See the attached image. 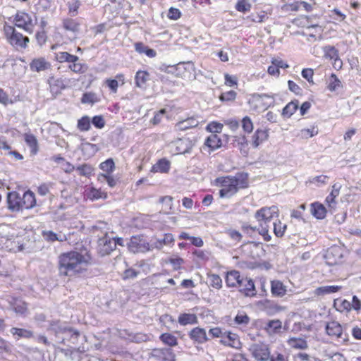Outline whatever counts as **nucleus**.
<instances>
[{
  "label": "nucleus",
  "mask_w": 361,
  "mask_h": 361,
  "mask_svg": "<svg viewBox=\"0 0 361 361\" xmlns=\"http://www.w3.org/2000/svg\"><path fill=\"white\" fill-rule=\"evenodd\" d=\"M235 9L239 12L245 13L251 9V4L247 0H239L235 6Z\"/></svg>",
  "instance_id": "nucleus-50"
},
{
  "label": "nucleus",
  "mask_w": 361,
  "mask_h": 361,
  "mask_svg": "<svg viewBox=\"0 0 361 361\" xmlns=\"http://www.w3.org/2000/svg\"><path fill=\"white\" fill-rule=\"evenodd\" d=\"M288 345L294 349L305 350L308 348L307 342L302 338H290L287 341Z\"/></svg>",
  "instance_id": "nucleus-28"
},
{
  "label": "nucleus",
  "mask_w": 361,
  "mask_h": 361,
  "mask_svg": "<svg viewBox=\"0 0 361 361\" xmlns=\"http://www.w3.org/2000/svg\"><path fill=\"white\" fill-rule=\"evenodd\" d=\"M51 329L55 332L56 336L60 334H66L70 335L71 338L73 340V343L78 339L79 336V332L78 331L61 326L58 322L51 324Z\"/></svg>",
  "instance_id": "nucleus-17"
},
{
  "label": "nucleus",
  "mask_w": 361,
  "mask_h": 361,
  "mask_svg": "<svg viewBox=\"0 0 361 361\" xmlns=\"http://www.w3.org/2000/svg\"><path fill=\"white\" fill-rule=\"evenodd\" d=\"M99 168L105 174H110L115 170V164L112 158H109L99 164Z\"/></svg>",
  "instance_id": "nucleus-42"
},
{
  "label": "nucleus",
  "mask_w": 361,
  "mask_h": 361,
  "mask_svg": "<svg viewBox=\"0 0 361 361\" xmlns=\"http://www.w3.org/2000/svg\"><path fill=\"white\" fill-rule=\"evenodd\" d=\"M282 329V322L279 319L269 320L264 326V330L269 335L279 334Z\"/></svg>",
  "instance_id": "nucleus-23"
},
{
  "label": "nucleus",
  "mask_w": 361,
  "mask_h": 361,
  "mask_svg": "<svg viewBox=\"0 0 361 361\" xmlns=\"http://www.w3.org/2000/svg\"><path fill=\"white\" fill-rule=\"evenodd\" d=\"M10 331L16 339L20 338H30L33 336V332L25 329L13 327Z\"/></svg>",
  "instance_id": "nucleus-37"
},
{
  "label": "nucleus",
  "mask_w": 361,
  "mask_h": 361,
  "mask_svg": "<svg viewBox=\"0 0 361 361\" xmlns=\"http://www.w3.org/2000/svg\"><path fill=\"white\" fill-rule=\"evenodd\" d=\"M115 250V242L107 235L99 238L98 240L97 252L101 256L109 255Z\"/></svg>",
  "instance_id": "nucleus-12"
},
{
  "label": "nucleus",
  "mask_w": 361,
  "mask_h": 361,
  "mask_svg": "<svg viewBox=\"0 0 361 361\" xmlns=\"http://www.w3.org/2000/svg\"><path fill=\"white\" fill-rule=\"evenodd\" d=\"M341 289L340 286H324L317 288L316 291L318 295H326L336 293Z\"/></svg>",
  "instance_id": "nucleus-43"
},
{
  "label": "nucleus",
  "mask_w": 361,
  "mask_h": 361,
  "mask_svg": "<svg viewBox=\"0 0 361 361\" xmlns=\"http://www.w3.org/2000/svg\"><path fill=\"white\" fill-rule=\"evenodd\" d=\"M98 179L99 180H106L111 188L114 187L117 183V180L110 174L101 173L99 175Z\"/></svg>",
  "instance_id": "nucleus-55"
},
{
  "label": "nucleus",
  "mask_w": 361,
  "mask_h": 361,
  "mask_svg": "<svg viewBox=\"0 0 361 361\" xmlns=\"http://www.w3.org/2000/svg\"><path fill=\"white\" fill-rule=\"evenodd\" d=\"M271 225L274 227V233L277 237H282L286 229V225L282 224L279 220L273 221Z\"/></svg>",
  "instance_id": "nucleus-48"
},
{
  "label": "nucleus",
  "mask_w": 361,
  "mask_h": 361,
  "mask_svg": "<svg viewBox=\"0 0 361 361\" xmlns=\"http://www.w3.org/2000/svg\"><path fill=\"white\" fill-rule=\"evenodd\" d=\"M55 59L59 63L74 62L79 60L78 56L73 55L66 51H59L54 54Z\"/></svg>",
  "instance_id": "nucleus-32"
},
{
  "label": "nucleus",
  "mask_w": 361,
  "mask_h": 361,
  "mask_svg": "<svg viewBox=\"0 0 361 361\" xmlns=\"http://www.w3.org/2000/svg\"><path fill=\"white\" fill-rule=\"evenodd\" d=\"M278 216L279 209L276 206L262 207L255 214V218L259 224L260 235L263 236L264 240L269 241L271 240L269 230L274 219Z\"/></svg>",
  "instance_id": "nucleus-3"
},
{
  "label": "nucleus",
  "mask_w": 361,
  "mask_h": 361,
  "mask_svg": "<svg viewBox=\"0 0 361 361\" xmlns=\"http://www.w3.org/2000/svg\"><path fill=\"white\" fill-rule=\"evenodd\" d=\"M170 161L166 159H159L153 166L152 167L151 171L153 173H167L170 169Z\"/></svg>",
  "instance_id": "nucleus-29"
},
{
  "label": "nucleus",
  "mask_w": 361,
  "mask_h": 361,
  "mask_svg": "<svg viewBox=\"0 0 361 361\" xmlns=\"http://www.w3.org/2000/svg\"><path fill=\"white\" fill-rule=\"evenodd\" d=\"M242 128L245 133H250L253 130V123L248 116H245L242 119Z\"/></svg>",
  "instance_id": "nucleus-54"
},
{
  "label": "nucleus",
  "mask_w": 361,
  "mask_h": 361,
  "mask_svg": "<svg viewBox=\"0 0 361 361\" xmlns=\"http://www.w3.org/2000/svg\"><path fill=\"white\" fill-rule=\"evenodd\" d=\"M215 181L221 187L220 197L228 198L235 195L239 189L247 187L248 175L246 173H238L234 176L219 177Z\"/></svg>",
  "instance_id": "nucleus-2"
},
{
  "label": "nucleus",
  "mask_w": 361,
  "mask_h": 361,
  "mask_svg": "<svg viewBox=\"0 0 361 361\" xmlns=\"http://www.w3.org/2000/svg\"><path fill=\"white\" fill-rule=\"evenodd\" d=\"M318 133V130L316 127L312 128H304L300 130V136L302 138L312 137Z\"/></svg>",
  "instance_id": "nucleus-53"
},
{
  "label": "nucleus",
  "mask_w": 361,
  "mask_h": 361,
  "mask_svg": "<svg viewBox=\"0 0 361 361\" xmlns=\"http://www.w3.org/2000/svg\"><path fill=\"white\" fill-rule=\"evenodd\" d=\"M204 145L207 147L210 151H214L221 147L222 141L216 134H212L206 138Z\"/></svg>",
  "instance_id": "nucleus-27"
},
{
  "label": "nucleus",
  "mask_w": 361,
  "mask_h": 361,
  "mask_svg": "<svg viewBox=\"0 0 361 361\" xmlns=\"http://www.w3.org/2000/svg\"><path fill=\"white\" fill-rule=\"evenodd\" d=\"M21 196L17 192H9L7 195L8 208L12 212H19L22 209Z\"/></svg>",
  "instance_id": "nucleus-16"
},
{
  "label": "nucleus",
  "mask_w": 361,
  "mask_h": 361,
  "mask_svg": "<svg viewBox=\"0 0 361 361\" xmlns=\"http://www.w3.org/2000/svg\"><path fill=\"white\" fill-rule=\"evenodd\" d=\"M50 67V63L44 58L35 59L30 63V68L32 71L40 72L45 71Z\"/></svg>",
  "instance_id": "nucleus-25"
},
{
  "label": "nucleus",
  "mask_w": 361,
  "mask_h": 361,
  "mask_svg": "<svg viewBox=\"0 0 361 361\" xmlns=\"http://www.w3.org/2000/svg\"><path fill=\"white\" fill-rule=\"evenodd\" d=\"M224 331H223L219 327H215L212 328L209 330V334L213 337V338H220L222 339L224 336Z\"/></svg>",
  "instance_id": "nucleus-62"
},
{
  "label": "nucleus",
  "mask_w": 361,
  "mask_h": 361,
  "mask_svg": "<svg viewBox=\"0 0 361 361\" xmlns=\"http://www.w3.org/2000/svg\"><path fill=\"white\" fill-rule=\"evenodd\" d=\"M21 200L23 209H30L36 206L35 195L30 190L23 193V196H21Z\"/></svg>",
  "instance_id": "nucleus-19"
},
{
  "label": "nucleus",
  "mask_w": 361,
  "mask_h": 361,
  "mask_svg": "<svg viewBox=\"0 0 361 361\" xmlns=\"http://www.w3.org/2000/svg\"><path fill=\"white\" fill-rule=\"evenodd\" d=\"M75 169L78 171L80 176L86 177H90L94 171V168L91 165L87 164L80 165L77 166Z\"/></svg>",
  "instance_id": "nucleus-47"
},
{
  "label": "nucleus",
  "mask_w": 361,
  "mask_h": 361,
  "mask_svg": "<svg viewBox=\"0 0 361 361\" xmlns=\"http://www.w3.org/2000/svg\"><path fill=\"white\" fill-rule=\"evenodd\" d=\"M223 128V125L219 123L212 122L209 123L207 129L212 133H220Z\"/></svg>",
  "instance_id": "nucleus-60"
},
{
  "label": "nucleus",
  "mask_w": 361,
  "mask_h": 361,
  "mask_svg": "<svg viewBox=\"0 0 361 361\" xmlns=\"http://www.w3.org/2000/svg\"><path fill=\"white\" fill-rule=\"evenodd\" d=\"M159 338L164 343L169 346H176L178 344L176 337L169 333L161 334Z\"/></svg>",
  "instance_id": "nucleus-45"
},
{
  "label": "nucleus",
  "mask_w": 361,
  "mask_h": 361,
  "mask_svg": "<svg viewBox=\"0 0 361 361\" xmlns=\"http://www.w3.org/2000/svg\"><path fill=\"white\" fill-rule=\"evenodd\" d=\"M326 334L338 342L346 343L349 341V336L347 333L343 332V326L336 321L327 322L325 326Z\"/></svg>",
  "instance_id": "nucleus-8"
},
{
  "label": "nucleus",
  "mask_w": 361,
  "mask_h": 361,
  "mask_svg": "<svg viewBox=\"0 0 361 361\" xmlns=\"http://www.w3.org/2000/svg\"><path fill=\"white\" fill-rule=\"evenodd\" d=\"M328 178H329L326 176L320 175V176H317L310 178L309 182L310 183L317 185V186H320L322 185L326 184Z\"/></svg>",
  "instance_id": "nucleus-56"
},
{
  "label": "nucleus",
  "mask_w": 361,
  "mask_h": 361,
  "mask_svg": "<svg viewBox=\"0 0 361 361\" xmlns=\"http://www.w3.org/2000/svg\"><path fill=\"white\" fill-rule=\"evenodd\" d=\"M220 342L224 345L236 349L240 348L241 345L239 336L236 334L228 331H224L223 338L220 340Z\"/></svg>",
  "instance_id": "nucleus-15"
},
{
  "label": "nucleus",
  "mask_w": 361,
  "mask_h": 361,
  "mask_svg": "<svg viewBox=\"0 0 361 361\" xmlns=\"http://www.w3.org/2000/svg\"><path fill=\"white\" fill-rule=\"evenodd\" d=\"M37 44L42 46L47 41V35L44 31L37 32L35 35Z\"/></svg>",
  "instance_id": "nucleus-64"
},
{
  "label": "nucleus",
  "mask_w": 361,
  "mask_h": 361,
  "mask_svg": "<svg viewBox=\"0 0 361 361\" xmlns=\"http://www.w3.org/2000/svg\"><path fill=\"white\" fill-rule=\"evenodd\" d=\"M4 31L8 42L15 49H25L27 47L29 37L18 32L15 27L6 24Z\"/></svg>",
  "instance_id": "nucleus-4"
},
{
  "label": "nucleus",
  "mask_w": 361,
  "mask_h": 361,
  "mask_svg": "<svg viewBox=\"0 0 361 361\" xmlns=\"http://www.w3.org/2000/svg\"><path fill=\"white\" fill-rule=\"evenodd\" d=\"M209 286L216 289H220L222 287V280L218 274H208Z\"/></svg>",
  "instance_id": "nucleus-46"
},
{
  "label": "nucleus",
  "mask_w": 361,
  "mask_h": 361,
  "mask_svg": "<svg viewBox=\"0 0 361 361\" xmlns=\"http://www.w3.org/2000/svg\"><path fill=\"white\" fill-rule=\"evenodd\" d=\"M13 309L16 313L23 314L26 310V305L21 300H16L13 305Z\"/></svg>",
  "instance_id": "nucleus-59"
},
{
  "label": "nucleus",
  "mask_w": 361,
  "mask_h": 361,
  "mask_svg": "<svg viewBox=\"0 0 361 361\" xmlns=\"http://www.w3.org/2000/svg\"><path fill=\"white\" fill-rule=\"evenodd\" d=\"M87 263V257L78 252H65L59 256V272L72 276L85 270Z\"/></svg>",
  "instance_id": "nucleus-1"
},
{
  "label": "nucleus",
  "mask_w": 361,
  "mask_h": 361,
  "mask_svg": "<svg viewBox=\"0 0 361 361\" xmlns=\"http://www.w3.org/2000/svg\"><path fill=\"white\" fill-rule=\"evenodd\" d=\"M234 322L238 325H247L250 322V317L245 313H238L234 318Z\"/></svg>",
  "instance_id": "nucleus-52"
},
{
  "label": "nucleus",
  "mask_w": 361,
  "mask_h": 361,
  "mask_svg": "<svg viewBox=\"0 0 361 361\" xmlns=\"http://www.w3.org/2000/svg\"><path fill=\"white\" fill-rule=\"evenodd\" d=\"M341 188V185L338 183L333 185L331 193L326 198V202L330 207H334L336 205L335 199L339 195Z\"/></svg>",
  "instance_id": "nucleus-31"
},
{
  "label": "nucleus",
  "mask_w": 361,
  "mask_h": 361,
  "mask_svg": "<svg viewBox=\"0 0 361 361\" xmlns=\"http://www.w3.org/2000/svg\"><path fill=\"white\" fill-rule=\"evenodd\" d=\"M298 109V102H289L282 111V115L284 117L290 118Z\"/></svg>",
  "instance_id": "nucleus-40"
},
{
  "label": "nucleus",
  "mask_w": 361,
  "mask_h": 361,
  "mask_svg": "<svg viewBox=\"0 0 361 361\" xmlns=\"http://www.w3.org/2000/svg\"><path fill=\"white\" fill-rule=\"evenodd\" d=\"M166 114V110L164 109H161L159 111H157L155 115L154 116L153 118L152 119V123L153 125H157L159 124L164 114Z\"/></svg>",
  "instance_id": "nucleus-61"
},
{
  "label": "nucleus",
  "mask_w": 361,
  "mask_h": 361,
  "mask_svg": "<svg viewBox=\"0 0 361 361\" xmlns=\"http://www.w3.org/2000/svg\"><path fill=\"white\" fill-rule=\"evenodd\" d=\"M252 109L260 112L274 106V95L273 94H258L255 93L249 101Z\"/></svg>",
  "instance_id": "nucleus-5"
},
{
  "label": "nucleus",
  "mask_w": 361,
  "mask_h": 361,
  "mask_svg": "<svg viewBox=\"0 0 361 361\" xmlns=\"http://www.w3.org/2000/svg\"><path fill=\"white\" fill-rule=\"evenodd\" d=\"M78 61L79 60H75L74 62H69L68 68L75 73H85L87 70V66Z\"/></svg>",
  "instance_id": "nucleus-39"
},
{
  "label": "nucleus",
  "mask_w": 361,
  "mask_h": 361,
  "mask_svg": "<svg viewBox=\"0 0 361 361\" xmlns=\"http://www.w3.org/2000/svg\"><path fill=\"white\" fill-rule=\"evenodd\" d=\"M42 236L47 241L51 243L55 241L63 242L67 239L66 235L57 234L52 231H43Z\"/></svg>",
  "instance_id": "nucleus-30"
},
{
  "label": "nucleus",
  "mask_w": 361,
  "mask_h": 361,
  "mask_svg": "<svg viewBox=\"0 0 361 361\" xmlns=\"http://www.w3.org/2000/svg\"><path fill=\"white\" fill-rule=\"evenodd\" d=\"M77 128L80 131H88L91 128L90 118L87 116H84L78 121Z\"/></svg>",
  "instance_id": "nucleus-44"
},
{
  "label": "nucleus",
  "mask_w": 361,
  "mask_h": 361,
  "mask_svg": "<svg viewBox=\"0 0 361 361\" xmlns=\"http://www.w3.org/2000/svg\"><path fill=\"white\" fill-rule=\"evenodd\" d=\"M326 263L329 265H334L339 263L343 258V250L339 246H331L324 255Z\"/></svg>",
  "instance_id": "nucleus-11"
},
{
  "label": "nucleus",
  "mask_w": 361,
  "mask_h": 361,
  "mask_svg": "<svg viewBox=\"0 0 361 361\" xmlns=\"http://www.w3.org/2000/svg\"><path fill=\"white\" fill-rule=\"evenodd\" d=\"M90 121L95 128L99 129L104 128L105 125V121L102 116H94Z\"/></svg>",
  "instance_id": "nucleus-58"
},
{
  "label": "nucleus",
  "mask_w": 361,
  "mask_h": 361,
  "mask_svg": "<svg viewBox=\"0 0 361 361\" xmlns=\"http://www.w3.org/2000/svg\"><path fill=\"white\" fill-rule=\"evenodd\" d=\"M343 87L341 81L338 78L336 74L331 73L327 80V89L330 92H336Z\"/></svg>",
  "instance_id": "nucleus-33"
},
{
  "label": "nucleus",
  "mask_w": 361,
  "mask_h": 361,
  "mask_svg": "<svg viewBox=\"0 0 361 361\" xmlns=\"http://www.w3.org/2000/svg\"><path fill=\"white\" fill-rule=\"evenodd\" d=\"M326 58L337 61L338 59V51L333 46H326L324 48Z\"/></svg>",
  "instance_id": "nucleus-49"
},
{
  "label": "nucleus",
  "mask_w": 361,
  "mask_h": 361,
  "mask_svg": "<svg viewBox=\"0 0 361 361\" xmlns=\"http://www.w3.org/2000/svg\"><path fill=\"white\" fill-rule=\"evenodd\" d=\"M302 76L306 79L309 82H313V70L311 68H304L302 71Z\"/></svg>",
  "instance_id": "nucleus-63"
},
{
  "label": "nucleus",
  "mask_w": 361,
  "mask_h": 361,
  "mask_svg": "<svg viewBox=\"0 0 361 361\" xmlns=\"http://www.w3.org/2000/svg\"><path fill=\"white\" fill-rule=\"evenodd\" d=\"M243 276L236 270L228 271L226 276V283L228 287H237Z\"/></svg>",
  "instance_id": "nucleus-24"
},
{
  "label": "nucleus",
  "mask_w": 361,
  "mask_h": 361,
  "mask_svg": "<svg viewBox=\"0 0 361 361\" xmlns=\"http://www.w3.org/2000/svg\"><path fill=\"white\" fill-rule=\"evenodd\" d=\"M152 355L157 361H176L175 354L169 348L154 349Z\"/></svg>",
  "instance_id": "nucleus-14"
},
{
  "label": "nucleus",
  "mask_w": 361,
  "mask_h": 361,
  "mask_svg": "<svg viewBox=\"0 0 361 361\" xmlns=\"http://www.w3.org/2000/svg\"><path fill=\"white\" fill-rule=\"evenodd\" d=\"M178 323L180 325L195 324L198 322L197 317L195 314L183 313L178 317Z\"/></svg>",
  "instance_id": "nucleus-35"
},
{
  "label": "nucleus",
  "mask_w": 361,
  "mask_h": 361,
  "mask_svg": "<svg viewBox=\"0 0 361 361\" xmlns=\"http://www.w3.org/2000/svg\"><path fill=\"white\" fill-rule=\"evenodd\" d=\"M130 252L133 253L146 252L152 250L150 245L142 235H133L126 243Z\"/></svg>",
  "instance_id": "nucleus-7"
},
{
  "label": "nucleus",
  "mask_w": 361,
  "mask_h": 361,
  "mask_svg": "<svg viewBox=\"0 0 361 361\" xmlns=\"http://www.w3.org/2000/svg\"><path fill=\"white\" fill-rule=\"evenodd\" d=\"M189 336L195 342L201 344L209 340L205 329L200 327L192 329L189 333Z\"/></svg>",
  "instance_id": "nucleus-18"
},
{
  "label": "nucleus",
  "mask_w": 361,
  "mask_h": 361,
  "mask_svg": "<svg viewBox=\"0 0 361 361\" xmlns=\"http://www.w3.org/2000/svg\"><path fill=\"white\" fill-rule=\"evenodd\" d=\"M81 102L83 104H93L98 102V99L94 93L86 92L83 94Z\"/></svg>",
  "instance_id": "nucleus-51"
},
{
  "label": "nucleus",
  "mask_w": 361,
  "mask_h": 361,
  "mask_svg": "<svg viewBox=\"0 0 361 361\" xmlns=\"http://www.w3.org/2000/svg\"><path fill=\"white\" fill-rule=\"evenodd\" d=\"M199 123H200L199 120L197 118L192 116V117L188 118L185 120H183V121L178 122L176 124V128L178 130L183 131V130H186L188 129L192 128L197 126Z\"/></svg>",
  "instance_id": "nucleus-20"
},
{
  "label": "nucleus",
  "mask_w": 361,
  "mask_h": 361,
  "mask_svg": "<svg viewBox=\"0 0 361 361\" xmlns=\"http://www.w3.org/2000/svg\"><path fill=\"white\" fill-rule=\"evenodd\" d=\"M63 27L66 30L76 32L79 30L80 24L74 19H65L63 21Z\"/></svg>",
  "instance_id": "nucleus-41"
},
{
  "label": "nucleus",
  "mask_w": 361,
  "mask_h": 361,
  "mask_svg": "<svg viewBox=\"0 0 361 361\" xmlns=\"http://www.w3.org/2000/svg\"><path fill=\"white\" fill-rule=\"evenodd\" d=\"M236 95L237 94L235 91L230 90L222 93L219 97V99L222 102L233 101L235 100Z\"/></svg>",
  "instance_id": "nucleus-57"
},
{
  "label": "nucleus",
  "mask_w": 361,
  "mask_h": 361,
  "mask_svg": "<svg viewBox=\"0 0 361 361\" xmlns=\"http://www.w3.org/2000/svg\"><path fill=\"white\" fill-rule=\"evenodd\" d=\"M13 23L16 27L23 29L27 34H32L37 24V19L34 20L30 14L24 11H17L13 16Z\"/></svg>",
  "instance_id": "nucleus-6"
},
{
  "label": "nucleus",
  "mask_w": 361,
  "mask_h": 361,
  "mask_svg": "<svg viewBox=\"0 0 361 361\" xmlns=\"http://www.w3.org/2000/svg\"><path fill=\"white\" fill-rule=\"evenodd\" d=\"M249 350L257 361H268L270 358L271 352L267 343L262 342L253 343Z\"/></svg>",
  "instance_id": "nucleus-9"
},
{
  "label": "nucleus",
  "mask_w": 361,
  "mask_h": 361,
  "mask_svg": "<svg viewBox=\"0 0 361 361\" xmlns=\"http://www.w3.org/2000/svg\"><path fill=\"white\" fill-rule=\"evenodd\" d=\"M25 141L30 147L32 154L35 155L38 152V142L35 135L32 134L25 133Z\"/></svg>",
  "instance_id": "nucleus-34"
},
{
  "label": "nucleus",
  "mask_w": 361,
  "mask_h": 361,
  "mask_svg": "<svg viewBox=\"0 0 361 361\" xmlns=\"http://www.w3.org/2000/svg\"><path fill=\"white\" fill-rule=\"evenodd\" d=\"M311 214L317 219H323L326 214L325 207L319 202H314L310 204Z\"/></svg>",
  "instance_id": "nucleus-26"
},
{
  "label": "nucleus",
  "mask_w": 361,
  "mask_h": 361,
  "mask_svg": "<svg viewBox=\"0 0 361 361\" xmlns=\"http://www.w3.org/2000/svg\"><path fill=\"white\" fill-rule=\"evenodd\" d=\"M173 235L171 233H166L163 239L156 240L154 243H152V250L154 248L160 250L163 247L164 245H169L171 243H173Z\"/></svg>",
  "instance_id": "nucleus-36"
},
{
  "label": "nucleus",
  "mask_w": 361,
  "mask_h": 361,
  "mask_svg": "<svg viewBox=\"0 0 361 361\" xmlns=\"http://www.w3.org/2000/svg\"><path fill=\"white\" fill-rule=\"evenodd\" d=\"M269 134L267 130L257 129L252 137V145L254 148H257L259 145L266 141Z\"/></svg>",
  "instance_id": "nucleus-22"
},
{
  "label": "nucleus",
  "mask_w": 361,
  "mask_h": 361,
  "mask_svg": "<svg viewBox=\"0 0 361 361\" xmlns=\"http://www.w3.org/2000/svg\"><path fill=\"white\" fill-rule=\"evenodd\" d=\"M177 154H185L190 153L194 142L188 137L179 138L173 142Z\"/></svg>",
  "instance_id": "nucleus-13"
},
{
  "label": "nucleus",
  "mask_w": 361,
  "mask_h": 361,
  "mask_svg": "<svg viewBox=\"0 0 361 361\" xmlns=\"http://www.w3.org/2000/svg\"><path fill=\"white\" fill-rule=\"evenodd\" d=\"M149 80V73L147 71H138L135 77V85L140 88H144Z\"/></svg>",
  "instance_id": "nucleus-38"
},
{
  "label": "nucleus",
  "mask_w": 361,
  "mask_h": 361,
  "mask_svg": "<svg viewBox=\"0 0 361 361\" xmlns=\"http://www.w3.org/2000/svg\"><path fill=\"white\" fill-rule=\"evenodd\" d=\"M238 290L247 297H253L256 295L257 292L255 283L252 279L246 276H242L237 286Z\"/></svg>",
  "instance_id": "nucleus-10"
},
{
  "label": "nucleus",
  "mask_w": 361,
  "mask_h": 361,
  "mask_svg": "<svg viewBox=\"0 0 361 361\" xmlns=\"http://www.w3.org/2000/svg\"><path fill=\"white\" fill-rule=\"evenodd\" d=\"M271 292L275 297H283L286 294V286L279 280H274L271 281Z\"/></svg>",
  "instance_id": "nucleus-21"
}]
</instances>
